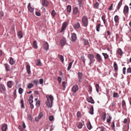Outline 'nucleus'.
Here are the masks:
<instances>
[{
    "mask_svg": "<svg viewBox=\"0 0 131 131\" xmlns=\"http://www.w3.org/2000/svg\"><path fill=\"white\" fill-rule=\"evenodd\" d=\"M66 29V22H64L62 26V29L60 31V32H63Z\"/></svg>",
    "mask_w": 131,
    "mask_h": 131,
    "instance_id": "obj_21",
    "label": "nucleus"
},
{
    "mask_svg": "<svg viewBox=\"0 0 131 131\" xmlns=\"http://www.w3.org/2000/svg\"><path fill=\"white\" fill-rule=\"evenodd\" d=\"M36 63L37 66H41V63L40 60H37Z\"/></svg>",
    "mask_w": 131,
    "mask_h": 131,
    "instance_id": "obj_37",
    "label": "nucleus"
},
{
    "mask_svg": "<svg viewBox=\"0 0 131 131\" xmlns=\"http://www.w3.org/2000/svg\"><path fill=\"white\" fill-rule=\"evenodd\" d=\"M7 129V125L6 124L4 125L2 128V131H6Z\"/></svg>",
    "mask_w": 131,
    "mask_h": 131,
    "instance_id": "obj_16",
    "label": "nucleus"
},
{
    "mask_svg": "<svg viewBox=\"0 0 131 131\" xmlns=\"http://www.w3.org/2000/svg\"><path fill=\"white\" fill-rule=\"evenodd\" d=\"M116 41H117L118 40V39L119 38V36L117 34H116Z\"/></svg>",
    "mask_w": 131,
    "mask_h": 131,
    "instance_id": "obj_63",
    "label": "nucleus"
},
{
    "mask_svg": "<svg viewBox=\"0 0 131 131\" xmlns=\"http://www.w3.org/2000/svg\"><path fill=\"white\" fill-rule=\"evenodd\" d=\"M100 24H98L96 26V30L98 32H99V29L100 28Z\"/></svg>",
    "mask_w": 131,
    "mask_h": 131,
    "instance_id": "obj_38",
    "label": "nucleus"
},
{
    "mask_svg": "<svg viewBox=\"0 0 131 131\" xmlns=\"http://www.w3.org/2000/svg\"><path fill=\"white\" fill-rule=\"evenodd\" d=\"M102 54L104 56V58L105 59H107L108 58V56L107 53H102Z\"/></svg>",
    "mask_w": 131,
    "mask_h": 131,
    "instance_id": "obj_43",
    "label": "nucleus"
},
{
    "mask_svg": "<svg viewBox=\"0 0 131 131\" xmlns=\"http://www.w3.org/2000/svg\"><path fill=\"white\" fill-rule=\"evenodd\" d=\"M93 60H90V62L89 65L90 67H92L93 64Z\"/></svg>",
    "mask_w": 131,
    "mask_h": 131,
    "instance_id": "obj_48",
    "label": "nucleus"
},
{
    "mask_svg": "<svg viewBox=\"0 0 131 131\" xmlns=\"http://www.w3.org/2000/svg\"><path fill=\"white\" fill-rule=\"evenodd\" d=\"M106 114L105 112H103L101 115V118L104 121L105 120L106 117Z\"/></svg>",
    "mask_w": 131,
    "mask_h": 131,
    "instance_id": "obj_23",
    "label": "nucleus"
},
{
    "mask_svg": "<svg viewBox=\"0 0 131 131\" xmlns=\"http://www.w3.org/2000/svg\"><path fill=\"white\" fill-rule=\"evenodd\" d=\"M87 127L89 130H90L92 128V127L90 122L87 124Z\"/></svg>",
    "mask_w": 131,
    "mask_h": 131,
    "instance_id": "obj_34",
    "label": "nucleus"
},
{
    "mask_svg": "<svg viewBox=\"0 0 131 131\" xmlns=\"http://www.w3.org/2000/svg\"><path fill=\"white\" fill-rule=\"evenodd\" d=\"M38 82V81H36V80H34L33 81V83H34L35 84L37 85V82Z\"/></svg>",
    "mask_w": 131,
    "mask_h": 131,
    "instance_id": "obj_61",
    "label": "nucleus"
},
{
    "mask_svg": "<svg viewBox=\"0 0 131 131\" xmlns=\"http://www.w3.org/2000/svg\"><path fill=\"white\" fill-rule=\"evenodd\" d=\"M113 96L114 97H119V95L118 93L114 92L113 94Z\"/></svg>",
    "mask_w": 131,
    "mask_h": 131,
    "instance_id": "obj_42",
    "label": "nucleus"
},
{
    "mask_svg": "<svg viewBox=\"0 0 131 131\" xmlns=\"http://www.w3.org/2000/svg\"><path fill=\"white\" fill-rule=\"evenodd\" d=\"M102 19L103 20V21L104 23V24H105V23L106 22V21L105 19V16L104 15H103L102 17Z\"/></svg>",
    "mask_w": 131,
    "mask_h": 131,
    "instance_id": "obj_54",
    "label": "nucleus"
},
{
    "mask_svg": "<svg viewBox=\"0 0 131 131\" xmlns=\"http://www.w3.org/2000/svg\"><path fill=\"white\" fill-rule=\"evenodd\" d=\"M78 89V86L77 85H74L72 87V91L73 93H75Z\"/></svg>",
    "mask_w": 131,
    "mask_h": 131,
    "instance_id": "obj_6",
    "label": "nucleus"
},
{
    "mask_svg": "<svg viewBox=\"0 0 131 131\" xmlns=\"http://www.w3.org/2000/svg\"><path fill=\"white\" fill-rule=\"evenodd\" d=\"M87 100L88 102L92 104H94V102L91 96H90L87 98Z\"/></svg>",
    "mask_w": 131,
    "mask_h": 131,
    "instance_id": "obj_4",
    "label": "nucleus"
},
{
    "mask_svg": "<svg viewBox=\"0 0 131 131\" xmlns=\"http://www.w3.org/2000/svg\"><path fill=\"white\" fill-rule=\"evenodd\" d=\"M88 57L89 59L90 60H93L94 55L93 54H89L88 55Z\"/></svg>",
    "mask_w": 131,
    "mask_h": 131,
    "instance_id": "obj_14",
    "label": "nucleus"
},
{
    "mask_svg": "<svg viewBox=\"0 0 131 131\" xmlns=\"http://www.w3.org/2000/svg\"><path fill=\"white\" fill-rule=\"evenodd\" d=\"M10 60L9 61V63L12 64H13L15 62V60H14L13 59L12 57H10Z\"/></svg>",
    "mask_w": 131,
    "mask_h": 131,
    "instance_id": "obj_28",
    "label": "nucleus"
},
{
    "mask_svg": "<svg viewBox=\"0 0 131 131\" xmlns=\"http://www.w3.org/2000/svg\"><path fill=\"white\" fill-rule=\"evenodd\" d=\"M58 81L59 82V83L60 84L61 82V78L60 77H59L58 78Z\"/></svg>",
    "mask_w": 131,
    "mask_h": 131,
    "instance_id": "obj_60",
    "label": "nucleus"
},
{
    "mask_svg": "<svg viewBox=\"0 0 131 131\" xmlns=\"http://www.w3.org/2000/svg\"><path fill=\"white\" fill-rule=\"evenodd\" d=\"M126 68L125 67H124L123 69V74L125 75L126 74Z\"/></svg>",
    "mask_w": 131,
    "mask_h": 131,
    "instance_id": "obj_53",
    "label": "nucleus"
},
{
    "mask_svg": "<svg viewBox=\"0 0 131 131\" xmlns=\"http://www.w3.org/2000/svg\"><path fill=\"white\" fill-rule=\"evenodd\" d=\"M34 85L32 83H30L28 84L27 88L28 89H30Z\"/></svg>",
    "mask_w": 131,
    "mask_h": 131,
    "instance_id": "obj_44",
    "label": "nucleus"
},
{
    "mask_svg": "<svg viewBox=\"0 0 131 131\" xmlns=\"http://www.w3.org/2000/svg\"><path fill=\"white\" fill-rule=\"evenodd\" d=\"M40 101H37L36 102V105L37 107H38L40 104Z\"/></svg>",
    "mask_w": 131,
    "mask_h": 131,
    "instance_id": "obj_49",
    "label": "nucleus"
},
{
    "mask_svg": "<svg viewBox=\"0 0 131 131\" xmlns=\"http://www.w3.org/2000/svg\"><path fill=\"white\" fill-rule=\"evenodd\" d=\"M122 0H121L119 3H118L117 6V9L118 10H119V9L121 6L122 3Z\"/></svg>",
    "mask_w": 131,
    "mask_h": 131,
    "instance_id": "obj_29",
    "label": "nucleus"
},
{
    "mask_svg": "<svg viewBox=\"0 0 131 131\" xmlns=\"http://www.w3.org/2000/svg\"><path fill=\"white\" fill-rule=\"evenodd\" d=\"M36 15L37 16H39L40 15V13L39 12H37L36 13Z\"/></svg>",
    "mask_w": 131,
    "mask_h": 131,
    "instance_id": "obj_62",
    "label": "nucleus"
},
{
    "mask_svg": "<svg viewBox=\"0 0 131 131\" xmlns=\"http://www.w3.org/2000/svg\"><path fill=\"white\" fill-rule=\"evenodd\" d=\"M6 70L7 71H9L10 70L9 66L7 64H4Z\"/></svg>",
    "mask_w": 131,
    "mask_h": 131,
    "instance_id": "obj_33",
    "label": "nucleus"
},
{
    "mask_svg": "<svg viewBox=\"0 0 131 131\" xmlns=\"http://www.w3.org/2000/svg\"><path fill=\"white\" fill-rule=\"evenodd\" d=\"M83 40L84 45H87L89 44V42L87 40L83 39Z\"/></svg>",
    "mask_w": 131,
    "mask_h": 131,
    "instance_id": "obj_45",
    "label": "nucleus"
},
{
    "mask_svg": "<svg viewBox=\"0 0 131 131\" xmlns=\"http://www.w3.org/2000/svg\"><path fill=\"white\" fill-rule=\"evenodd\" d=\"M43 116V113L42 112H40L38 115V118L39 119H40Z\"/></svg>",
    "mask_w": 131,
    "mask_h": 131,
    "instance_id": "obj_50",
    "label": "nucleus"
},
{
    "mask_svg": "<svg viewBox=\"0 0 131 131\" xmlns=\"http://www.w3.org/2000/svg\"><path fill=\"white\" fill-rule=\"evenodd\" d=\"M33 46L34 48L35 49H36L38 48L37 42L36 40L34 41L33 43Z\"/></svg>",
    "mask_w": 131,
    "mask_h": 131,
    "instance_id": "obj_22",
    "label": "nucleus"
},
{
    "mask_svg": "<svg viewBox=\"0 0 131 131\" xmlns=\"http://www.w3.org/2000/svg\"><path fill=\"white\" fill-rule=\"evenodd\" d=\"M28 10L31 13H32L34 11V9L31 6L30 3H29L28 6Z\"/></svg>",
    "mask_w": 131,
    "mask_h": 131,
    "instance_id": "obj_12",
    "label": "nucleus"
},
{
    "mask_svg": "<svg viewBox=\"0 0 131 131\" xmlns=\"http://www.w3.org/2000/svg\"><path fill=\"white\" fill-rule=\"evenodd\" d=\"M114 21L116 23H118L119 22V18L117 15H116L114 18Z\"/></svg>",
    "mask_w": 131,
    "mask_h": 131,
    "instance_id": "obj_15",
    "label": "nucleus"
},
{
    "mask_svg": "<svg viewBox=\"0 0 131 131\" xmlns=\"http://www.w3.org/2000/svg\"><path fill=\"white\" fill-rule=\"evenodd\" d=\"M78 11V9L77 7H75L74 8L73 10V14L74 15H76Z\"/></svg>",
    "mask_w": 131,
    "mask_h": 131,
    "instance_id": "obj_26",
    "label": "nucleus"
},
{
    "mask_svg": "<svg viewBox=\"0 0 131 131\" xmlns=\"http://www.w3.org/2000/svg\"><path fill=\"white\" fill-rule=\"evenodd\" d=\"M62 85L65 88H66V82L65 81H63L62 83Z\"/></svg>",
    "mask_w": 131,
    "mask_h": 131,
    "instance_id": "obj_64",
    "label": "nucleus"
},
{
    "mask_svg": "<svg viewBox=\"0 0 131 131\" xmlns=\"http://www.w3.org/2000/svg\"><path fill=\"white\" fill-rule=\"evenodd\" d=\"M95 86L96 88V90L97 92L98 93L99 91V84H96L95 85Z\"/></svg>",
    "mask_w": 131,
    "mask_h": 131,
    "instance_id": "obj_41",
    "label": "nucleus"
},
{
    "mask_svg": "<svg viewBox=\"0 0 131 131\" xmlns=\"http://www.w3.org/2000/svg\"><path fill=\"white\" fill-rule=\"evenodd\" d=\"M106 118L107 119L106 122L108 123H110L111 120L112 119V117L110 116V115L107 114L106 115Z\"/></svg>",
    "mask_w": 131,
    "mask_h": 131,
    "instance_id": "obj_3",
    "label": "nucleus"
},
{
    "mask_svg": "<svg viewBox=\"0 0 131 131\" xmlns=\"http://www.w3.org/2000/svg\"><path fill=\"white\" fill-rule=\"evenodd\" d=\"M26 69L28 74H30L31 72L30 66L28 65H27L26 66Z\"/></svg>",
    "mask_w": 131,
    "mask_h": 131,
    "instance_id": "obj_27",
    "label": "nucleus"
},
{
    "mask_svg": "<svg viewBox=\"0 0 131 131\" xmlns=\"http://www.w3.org/2000/svg\"><path fill=\"white\" fill-rule=\"evenodd\" d=\"M122 105L123 107L124 106H126V103L125 101L124 100H123L122 102Z\"/></svg>",
    "mask_w": 131,
    "mask_h": 131,
    "instance_id": "obj_52",
    "label": "nucleus"
},
{
    "mask_svg": "<svg viewBox=\"0 0 131 131\" xmlns=\"http://www.w3.org/2000/svg\"><path fill=\"white\" fill-rule=\"evenodd\" d=\"M59 59L61 60L62 62H63L64 61L63 57L62 55H59Z\"/></svg>",
    "mask_w": 131,
    "mask_h": 131,
    "instance_id": "obj_40",
    "label": "nucleus"
},
{
    "mask_svg": "<svg viewBox=\"0 0 131 131\" xmlns=\"http://www.w3.org/2000/svg\"><path fill=\"white\" fill-rule=\"evenodd\" d=\"M99 5V4L97 3L96 2L94 5L93 7L94 8L96 9H98V6Z\"/></svg>",
    "mask_w": 131,
    "mask_h": 131,
    "instance_id": "obj_36",
    "label": "nucleus"
},
{
    "mask_svg": "<svg viewBox=\"0 0 131 131\" xmlns=\"http://www.w3.org/2000/svg\"><path fill=\"white\" fill-rule=\"evenodd\" d=\"M111 126L112 127V129L114 130V129L115 125L114 122H113L112 123V124L111 125Z\"/></svg>",
    "mask_w": 131,
    "mask_h": 131,
    "instance_id": "obj_55",
    "label": "nucleus"
},
{
    "mask_svg": "<svg viewBox=\"0 0 131 131\" xmlns=\"http://www.w3.org/2000/svg\"><path fill=\"white\" fill-rule=\"evenodd\" d=\"M80 25L79 23H75L74 25V27L75 29H78L79 28Z\"/></svg>",
    "mask_w": 131,
    "mask_h": 131,
    "instance_id": "obj_17",
    "label": "nucleus"
},
{
    "mask_svg": "<svg viewBox=\"0 0 131 131\" xmlns=\"http://www.w3.org/2000/svg\"><path fill=\"white\" fill-rule=\"evenodd\" d=\"M83 126V124L81 123H80L78 125V127L79 129H81L82 128Z\"/></svg>",
    "mask_w": 131,
    "mask_h": 131,
    "instance_id": "obj_46",
    "label": "nucleus"
},
{
    "mask_svg": "<svg viewBox=\"0 0 131 131\" xmlns=\"http://www.w3.org/2000/svg\"><path fill=\"white\" fill-rule=\"evenodd\" d=\"M13 82L12 81H10L7 82V86L9 88H11L13 86Z\"/></svg>",
    "mask_w": 131,
    "mask_h": 131,
    "instance_id": "obj_20",
    "label": "nucleus"
},
{
    "mask_svg": "<svg viewBox=\"0 0 131 131\" xmlns=\"http://www.w3.org/2000/svg\"><path fill=\"white\" fill-rule=\"evenodd\" d=\"M77 39V37L76 34L75 33H73L71 35V39L73 42H74Z\"/></svg>",
    "mask_w": 131,
    "mask_h": 131,
    "instance_id": "obj_5",
    "label": "nucleus"
},
{
    "mask_svg": "<svg viewBox=\"0 0 131 131\" xmlns=\"http://www.w3.org/2000/svg\"><path fill=\"white\" fill-rule=\"evenodd\" d=\"M129 8L127 6H125L124 8L123 12L124 14L128 13Z\"/></svg>",
    "mask_w": 131,
    "mask_h": 131,
    "instance_id": "obj_10",
    "label": "nucleus"
},
{
    "mask_svg": "<svg viewBox=\"0 0 131 131\" xmlns=\"http://www.w3.org/2000/svg\"><path fill=\"white\" fill-rule=\"evenodd\" d=\"M51 15L53 16H54L55 15L56 13L54 10H52L51 12Z\"/></svg>",
    "mask_w": 131,
    "mask_h": 131,
    "instance_id": "obj_57",
    "label": "nucleus"
},
{
    "mask_svg": "<svg viewBox=\"0 0 131 131\" xmlns=\"http://www.w3.org/2000/svg\"><path fill=\"white\" fill-rule=\"evenodd\" d=\"M73 61H74V60H72V62H70V63H69V65H68V68H67V70H69L71 69V67L72 66V63L73 62Z\"/></svg>",
    "mask_w": 131,
    "mask_h": 131,
    "instance_id": "obj_35",
    "label": "nucleus"
},
{
    "mask_svg": "<svg viewBox=\"0 0 131 131\" xmlns=\"http://www.w3.org/2000/svg\"><path fill=\"white\" fill-rule=\"evenodd\" d=\"M67 12L68 13H70L71 11V6L70 5H68L67 7Z\"/></svg>",
    "mask_w": 131,
    "mask_h": 131,
    "instance_id": "obj_32",
    "label": "nucleus"
},
{
    "mask_svg": "<svg viewBox=\"0 0 131 131\" xmlns=\"http://www.w3.org/2000/svg\"><path fill=\"white\" fill-rule=\"evenodd\" d=\"M83 0H78V5L80 7H81L82 6V2Z\"/></svg>",
    "mask_w": 131,
    "mask_h": 131,
    "instance_id": "obj_31",
    "label": "nucleus"
},
{
    "mask_svg": "<svg viewBox=\"0 0 131 131\" xmlns=\"http://www.w3.org/2000/svg\"><path fill=\"white\" fill-rule=\"evenodd\" d=\"M39 82L41 84H43V80L42 79H39Z\"/></svg>",
    "mask_w": 131,
    "mask_h": 131,
    "instance_id": "obj_59",
    "label": "nucleus"
},
{
    "mask_svg": "<svg viewBox=\"0 0 131 131\" xmlns=\"http://www.w3.org/2000/svg\"><path fill=\"white\" fill-rule=\"evenodd\" d=\"M115 71V72L117 71V70L118 69V66L116 62H114L113 65Z\"/></svg>",
    "mask_w": 131,
    "mask_h": 131,
    "instance_id": "obj_24",
    "label": "nucleus"
},
{
    "mask_svg": "<svg viewBox=\"0 0 131 131\" xmlns=\"http://www.w3.org/2000/svg\"><path fill=\"white\" fill-rule=\"evenodd\" d=\"M33 96L32 95H31L29 97V99L28 100L29 103L30 104H31V103H32L33 102Z\"/></svg>",
    "mask_w": 131,
    "mask_h": 131,
    "instance_id": "obj_25",
    "label": "nucleus"
},
{
    "mask_svg": "<svg viewBox=\"0 0 131 131\" xmlns=\"http://www.w3.org/2000/svg\"><path fill=\"white\" fill-rule=\"evenodd\" d=\"M65 43L66 41L65 39L64 38H63L60 40V44L62 47H63L64 46Z\"/></svg>",
    "mask_w": 131,
    "mask_h": 131,
    "instance_id": "obj_7",
    "label": "nucleus"
},
{
    "mask_svg": "<svg viewBox=\"0 0 131 131\" xmlns=\"http://www.w3.org/2000/svg\"><path fill=\"white\" fill-rule=\"evenodd\" d=\"M23 90L21 88H19V89L18 92L19 94H21L23 92Z\"/></svg>",
    "mask_w": 131,
    "mask_h": 131,
    "instance_id": "obj_47",
    "label": "nucleus"
},
{
    "mask_svg": "<svg viewBox=\"0 0 131 131\" xmlns=\"http://www.w3.org/2000/svg\"><path fill=\"white\" fill-rule=\"evenodd\" d=\"M17 35L19 38L20 39L23 37L22 32L21 31H20L18 33Z\"/></svg>",
    "mask_w": 131,
    "mask_h": 131,
    "instance_id": "obj_18",
    "label": "nucleus"
},
{
    "mask_svg": "<svg viewBox=\"0 0 131 131\" xmlns=\"http://www.w3.org/2000/svg\"><path fill=\"white\" fill-rule=\"evenodd\" d=\"M5 90V88L4 85L2 84H0V91L1 92H3Z\"/></svg>",
    "mask_w": 131,
    "mask_h": 131,
    "instance_id": "obj_11",
    "label": "nucleus"
},
{
    "mask_svg": "<svg viewBox=\"0 0 131 131\" xmlns=\"http://www.w3.org/2000/svg\"><path fill=\"white\" fill-rule=\"evenodd\" d=\"M46 97L47 99V100L46 102V104L48 107H52V105L53 103V96L51 95H50L49 96V99L51 101L50 104L47 96H46Z\"/></svg>",
    "mask_w": 131,
    "mask_h": 131,
    "instance_id": "obj_1",
    "label": "nucleus"
},
{
    "mask_svg": "<svg viewBox=\"0 0 131 131\" xmlns=\"http://www.w3.org/2000/svg\"><path fill=\"white\" fill-rule=\"evenodd\" d=\"M117 52L119 55L121 56L122 55L123 53L121 49L120 48L118 49L117 51Z\"/></svg>",
    "mask_w": 131,
    "mask_h": 131,
    "instance_id": "obj_30",
    "label": "nucleus"
},
{
    "mask_svg": "<svg viewBox=\"0 0 131 131\" xmlns=\"http://www.w3.org/2000/svg\"><path fill=\"white\" fill-rule=\"evenodd\" d=\"M96 57L98 61L100 62L102 60L101 57L99 54L97 53Z\"/></svg>",
    "mask_w": 131,
    "mask_h": 131,
    "instance_id": "obj_19",
    "label": "nucleus"
},
{
    "mask_svg": "<svg viewBox=\"0 0 131 131\" xmlns=\"http://www.w3.org/2000/svg\"><path fill=\"white\" fill-rule=\"evenodd\" d=\"M49 4V2L46 0H42V4L43 5L47 7Z\"/></svg>",
    "mask_w": 131,
    "mask_h": 131,
    "instance_id": "obj_9",
    "label": "nucleus"
},
{
    "mask_svg": "<svg viewBox=\"0 0 131 131\" xmlns=\"http://www.w3.org/2000/svg\"><path fill=\"white\" fill-rule=\"evenodd\" d=\"M49 47V46L48 43L47 42H45L43 46L44 49L47 51Z\"/></svg>",
    "mask_w": 131,
    "mask_h": 131,
    "instance_id": "obj_8",
    "label": "nucleus"
},
{
    "mask_svg": "<svg viewBox=\"0 0 131 131\" xmlns=\"http://www.w3.org/2000/svg\"><path fill=\"white\" fill-rule=\"evenodd\" d=\"M82 22L83 25L84 26H87L88 25V20L87 17L85 16H84L82 18Z\"/></svg>",
    "mask_w": 131,
    "mask_h": 131,
    "instance_id": "obj_2",
    "label": "nucleus"
},
{
    "mask_svg": "<svg viewBox=\"0 0 131 131\" xmlns=\"http://www.w3.org/2000/svg\"><path fill=\"white\" fill-rule=\"evenodd\" d=\"M78 79L80 82L81 81V80L82 79L83 76L82 73L81 72H78Z\"/></svg>",
    "mask_w": 131,
    "mask_h": 131,
    "instance_id": "obj_13",
    "label": "nucleus"
},
{
    "mask_svg": "<svg viewBox=\"0 0 131 131\" xmlns=\"http://www.w3.org/2000/svg\"><path fill=\"white\" fill-rule=\"evenodd\" d=\"M53 117L52 115H51L49 117V119L50 121H52L53 120Z\"/></svg>",
    "mask_w": 131,
    "mask_h": 131,
    "instance_id": "obj_56",
    "label": "nucleus"
},
{
    "mask_svg": "<svg viewBox=\"0 0 131 131\" xmlns=\"http://www.w3.org/2000/svg\"><path fill=\"white\" fill-rule=\"evenodd\" d=\"M131 73V68L129 67L127 69V73Z\"/></svg>",
    "mask_w": 131,
    "mask_h": 131,
    "instance_id": "obj_51",
    "label": "nucleus"
},
{
    "mask_svg": "<svg viewBox=\"0 0 131 131\" xmlns=\"http://www.w3.org/2000/svg\"><path fill=\"white\" fill-rule=\"evenodd\" d=\"M93 107L92 106L90 109V113L91 114H93Z\"/></svg>",
    "mask_w": 131,
    "mask_h": 131,
    "instance_id": "obj_39",
    "label": "nucleus"
},
{
    "mask_svg": "<svg viewBox=\"0 0 131 131\" xmlns=\"http://www.w3.org/2000/svg\"><path fill=\"white\" fill-rule=\"evenodd\" d=\"M16 90H15V91H14L13 94V95L14 96V97L15 98V99L16 98Z\"/></svg>",
    "mask_w": 131,
    "mask_h": 131,
    "instance_id": "obj_58",
    "label": "nucleus"
}]
</instances>
